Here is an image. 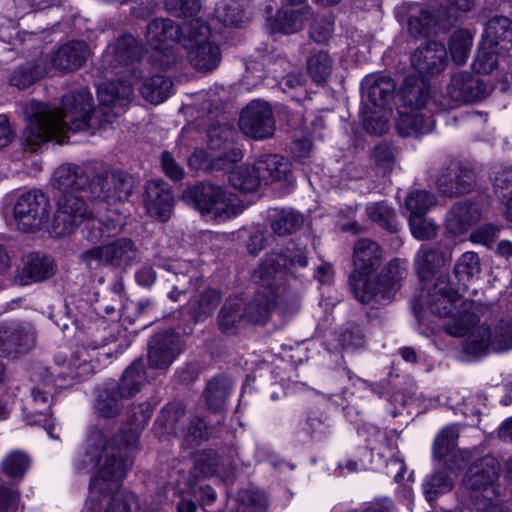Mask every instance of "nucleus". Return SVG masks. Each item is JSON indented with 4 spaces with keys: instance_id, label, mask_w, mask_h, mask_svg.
Instances as JSON below:
<instances>
[{
    "instance_id": "34",
    "label": "nucleus",
    "mask_w": 512,
    "mask_h": 512,
    "mask_svg": "<svg viewBox=\"0 0 512 512\" xmlns=\"http://www.w3.org/2000/svg\"><path fill=\"white\" fill-rule=\"evenodd\" d=\"M179 36V27L170 19H155L147 26L146 40L151 48L170 45Z\"/></svg>"
},
{
    "instance_id": "3",
    "label": "nucleus",
    "mask_w": 512,
    "mask_h": 512,
    "mask_svg": "<svg viewBox=\"0 0 512 512\" xmlns=\"http://www.w3.org/2000/svg\"><path fill=\"white\" fill-rule=\"evenodd\" d=\"M381 251L378 244L370 239H360L354 247L355 270L350 284L355 298L363 304H387L399 289L400 281L406 275V268L398 260H392L375 279L368 278L380 265Z\"/></svg>"
},
{
    "instance_id": "59",
    "label": "nucleus",
    "mask_w": 512,
    "mask_h": 512,
    "mask_svg": "<svg viewBox=\"0 0 512 512\" xmlns=\"http://www.w3.org/2000/svg\"><path fill=\"white\" fill-rule=\"evenodd\" d=\"M223 151L218 155L214 156L211 160V168L214 170H225L230 167V165L237 163L242 160L243 152L240 148L233 146L230 144L226 147V149H222Z\"/></svg>"
},
{
    "instance_id": "41",
    "label": "nucleus",
    "mask_w": 512,
    "mask_h": 512,
    "mask_svg": "<svg viewBox=\"0 0 512 512\" xmlns=\"http://www.w3.org/2000/svg\"><path fill=\"white\" fill-rule=\"evenodd\" d=\"M55 272L52 260L47 256L30 254L27 256L22 269L23 276L27 279L24 284L39 282L51 277Z\"/></svg>"
},
{
    "instance_id": "22",
    "label": "nucleus",
    "mask_w": 512,
    "mask_h": 512,
    "mask_svg": "<svg viewBox=\"0 0 512 512\" xmlns=\"http://www.w3.org/2000/svg\"><path fill=\"white\" fill-rule=\"evenodd\" d=\"M34 343V334L29 327L11 322L0 326V354L23 353Z\"/></svg>"
},
{
    "instance_id": "26",
    "label": "nucleus",
    "mask_w": 512,
    "mask_h": 512,
    "mask_svg": "<svg viewBox=\"0 0 512 512\" xmlns=\"http://www.w3.org/2000/svg\"><path fill=\"white\" fill-rule=\"evenodd\" d=\"M451 261L450 253L422 245L414 257V268L421 280H429Z\"/></svg>"
},
{
    "instance_id": "60",
    "label": "nucleus",
    "mask_w": 512,
    "mask_h": 512,
    "mask_svg": "<svg viewBox=\"0 0 512 512\" xmlns=\"http://www.w3.org/2000/svg\"><path fill=\"white\" fill-rule=\"evenodd\" d=\"M150 63L160 69H168L177 61L176 53L171 45L162 47H152V53L149 57Z\"/></svg>"
},
{
    "instance_id": "25",
    "label": "nucleus",
    "mask_w": 512,
    "mask_h": 512,
    "mask_svg": "<svg viewBox=\"0 0 512 512\" xmlns=\"http://www.w3.org/2000/svg\"><path fill=\"white\" fill-rule=\"evenodd\" d=\"M396 127L403 136H422L434 129L431 113L424 109L404 108L399 112Z\"/></svg>"
},
{
    "instance_id": "38",
    "label": "nucleus",
    "mask_w": 512,
    "mask_h": 512,
    "mask_svg": "<svg viewBox=\"0 0 512 512\" xmlns=\"http://www.w3.org/2000/svg\"><path fill=\"white\" fill-rule=\"evenodd\" d=\"M306 68L313 82L324 85L332 74L334 60L327 51L317 50L308 56Z\"/></svg>"
},
{
    "instance_id": "54",
    "label": "nucleus",
    "mask_w": 512,
    "mask_h": 512,
    "mask_svg": "<svg viewBox=\"0 0 512 512\" xmlns=\"http://www.w3.org/2000/svg\"><path fill=\"white\" fill-rule=\"evenodd\" d=\"M453 481L443 472H439L428 478L424 483V494L429 502L434 501L437 496L450 491Z\"/></svg>"
},
{
    "instance_id": "4",
    "label": "nucleus",
    "mask_w": 512,
    "mask_h": 512,
    "mask_svg": "<svg viewBox=\"0 0 512 512\" xmlns=\"http://www.w3.org/2000/svg\"><path fill=\"white\" fill-rule=\"evenodd\" d=\"M142 47L132 35H124L105 52V61L113 69L121 68L120 73L129 76V83L110 81L98 86L97 97L100 103L102 121L110 123L125 110L133 96V83L142 77V70L135 63L142 55Z\"/></svg>"
},
{
    "instance_id": "20",
    "label": "nucleus",
    "mask_w": 512,
    "mask_h": 512,
    "mask_svg": "<svg viewBox=\"0 0 512 512\" xmlns=\"http://www.w3.org/2000/svg\"><path fill=\"white\" fill-rule=\"evenodd\" d=\"M181 339L173 332L156 335L150 344L149 364L152 368L167 369L181 353Z\"/></svg>"
},
{
    "instance_id": "39",
    "label": "nucleus",
    "mask_w": 512,
    "mask_h": 512,
    "mask_svg": "<svg viewBox=\"0 0 512 512\" xmlns=\"http://www.w3.org/2000/svg\"><path fill=\"white\" fill-rule=\"evenodd\" d=\"M172 88L173 83L169 78L163 75H155L146 78L139 87V91L147 102L160 104L171 95Z\"/></svg>"
},
{
    "instance_id": "18",
    "label": "nucleus",
    "mask_w": 512,
    "mask_h": 512,
    "mask_svg": "<svg viewBox=\"0 0 512 512\" xmlns=\"http://www.w3.org/2000/svg\"><path fill=\"white\" fill-rule=\"evenodd\" d=\"M143 202L151 216L166 221L172 213L174 197L165 181L153 179L145 185Z\"/></svg>"
},
{
    "instance_id": "29",
    "label": "nucleus",
    "mask_w": 512,
    "mask_h": 512,
    "mask_svg": "<svg viewBox=\"0 0 512 512\" xmlns=\"http://www.w3.org/2000/svg\"><path fill=\"white\" fill-rule=\"evenodd\" d=\"M395 87L394 81L388 76H369L362 82L363 95L378 108L384 107L392 99Z\"/></svg>"
},
{
    "instance_id": "40",
    "label": "nucleus",
    "mask_w": 512,
    "mask_h": 512,
    "mask_svg": "<svg viewBox=\"0 0 512 512\" xmlns=\"http://www.w3.org/2000/svg\"><path fill=\"white\" fill-rule=\"evenodd\" d=\"M246 0L221 1L215 8V17L225 26L238 27L248 19Z\"/></svg>"
},
{
    "instance_id": "16",
    "label": "nucleus",
    "mask_w": 512,
    "mask_h": 512,
    "mask_svg": "<svg viewBox=\"0 0 512 512\" xmlns=\"http://www.w3.org/2000/svg\"><path fill=\"white\" fill-rule=\"evenodd\" d=\"M500 465L492 455H486L475 461L464 477V485L474 491V496L482 497L491 491V496L496 495L495 481L499 476Z\"/></svg>"
},
{
    "instance_id": "61",
    "label": "nucleus",
    "mask_w": 512,
    "mask_h": 512,
    "mask_svg": "<svg viewBox=\"0 0 512 512\" xmlns=\"http://www.w3.org/2000/svg\"><path fill=\"white\" fill-rule=\"evenodd\" d=\"M165 8L176 16H193L200 8V0H165Z\"/></svg>"
},
{
    "instance_id": "17",
    "label": "nucleus",
    "mask_w": 512,
    "mask_h": 512,
    "mask_svg": "<svg viewBox=\"0 0 512 512\" xmlns=\"http://www.w3.org/2000/svg\"><path fill=\"white\" fill-rule=\"evenodd\" d=\"M194 27L200 28L201 38H195L194 42L190 45L188 50V58L191 65L202 72H209L215 69L221 60V54L219 47L207 41L205 38L209 34V28L205 25H199V21L196 20L193 23Z\"/></svg>"
},
{
    "instance_id": "35",
    "label": "nucleus",
    "mask_w": 512,
    "mask_h": 512,
    "mask_svg": "<svg viewBox=\"0 0 512 512\" xmlns=\"http://www.w3.org/2000/svg\"><path fill=\"white\" fill-rule=\"evenodd\" d=\"M430 88L422 77H407L401 95L404 108L424 109L429 100Z\"/></svg>"
},
{
    "instance_id": "6",
    "label": "nucleus",
    "mask_w": 512,
    "mask_h": 512,
    "mask_svg": "<svg viewBox=\"0 0 512 512\" xmlns=\"http://www.w3.org/2000/svg\"><path fill=\"white\" fill-rule=\"evenodd\" d=\"M307 257L302 249L285 253L268 255L255 272L260 287L253 300L245 307V318L253 323H264L268 320L271 310L279 295V283L283 281L286 271L294 267H305Z\"/></svg>"
},
{
    "instance_id": "11",
    "label": "nucleus",
    "mask_w": 512,
    "mask_h": 512,
    "mask_svg": "<svg viewBox=\"0 0 512 512\" xmlns=\"http://www.w3.org/2000/svg\"><path fill=\"white\" fill-rule=\"evenodd\" d=\"M92 466L94 474L90 482V509L94 512H131L132 507L136 504L135 495L131 492L120 491V481L124 478L114 480H100L101 488L95 489L93 482L97 477V459L94 458L93 462H89L88 458L83 456L82 467L87 468Z\"/></svg>"
},
{
    "instance_id": "42",
    "label": "nucleus",
    "mask_w": 512,
    "mask_h": 512,
    "mask_svg": "<svg viewBox=\"0 0 512 512\" xmlns=\"http://www.w3.org/2000/svg\"><path fill=\"white\" fill-rule=\"evenodd\" d=\"M95 354V349L90 350L87 347L77 349L69 362V376L73 379H82L92 374L96 369L93 360Z\"/></svg>"
},
{
    "instance_id": "21",
    "label": "nucleus",
    "mask_w": 512,
    "mask_h": 512,
    "mask_svg": "<svg viewBox=\"0 0 512 512\" xmlns=\"http://www.w3.org/2000/svg\"><path fill=\"white\" fill-rule=\"evenodd\" d=\"M446 61V48L435 41L417 48L411 57L413 68L420 74H437L444 69Z\"/></svg>"
},
{
    "instance_id": "49",
    "label": "nucleus",
    "mask_w": 512,
    "mask_h": 512,
    "mask_svg": "<svg viewBox=\"0 0 512 512\" xmlns=\"http://www.w3.org/2000/svg\"><path fill=\"white\" fill-rule=\"evenodd\" d=\"M368 217L381 227L396 232L398 229L394 211L384 202L371 203L366 207Z\"/></svg>"
},
{
    "instance_id": "62",
    "label": "nucleus",
    "mask_w": 512,
    "mask_h": 512,
    "mask_svg": "<svg viewBox=\"0 0 512 512\" xmlns=\"http://www.w3.org/2000/svg\"><path fill=\"white\" fill-rule=\"evenodd\" d=\"M435 24L434 16L428 11H421L419 16L409 19V31L414 36H426Z\"/></svg>"
},
{
    "instance_id": "36",
    "label": "nucleus",
    "mask_w": 512,
    "mask_h": 512,
    "mask_svg": "<svg viewBox=\"0 0 512 512\" xmlns=\"http://www.w3.org/2000/svg\"><path fill=\"white\" fill-rule=\"evenodd\" d=\"M311 15V10L308 7L281 10L276 14L272 29L285 34L295 33L302 29L303 24L310 19Z\"/></svg>"
},
{
    "instance_id": "28",
    "label": "nucleus",
    "mask_w": 512,
    "mask_h": 512,
    "mask_svg": "<svg viewBox=\"0 0 512 512\" xmlns=\"http://www.w3.org/2000/svg\"><path fill=\"white\" fill-rule=\"evenodd\" d=\"M499 47H495L494 44H490L485 41L478 49L475 60L473 61V69L478 74H489L492 73L495 69H499L502 72V76L506 82L512 79L509 76V71L505 67V63L507 62L506 57L502 59L499 58Z\"/></svg>"
},
{
    "instance_id": "7",
    "label": "nucleus",
    "mask_w": 512,
    "mask_h": 512,
    "mask_svg": "<svg viewBox=\"0 0 512 512\" xmlns=\"http://www.w3.org/2000/svg\"><path fill=\"white\" fill-rule=\"evenodd\" d=\"M426 305L435 315L450 317L445 332L451 336H465L475 324L479 323V306L472 300L462 299L448 283L440 281L429 289Z\"/></svg>"
},
{
    "instance_id": "23",
    "label": "nucleus",
    "mask_w": 512,
    "mask_h": 512,
    "mask_svg": "<svg viewBox=\"0 0 512 512\" xmlns=\"http://www.w3.org/2000/svg\"><path fill=\"white\" fill-rule=\"evenodd\" d=\"M447 94L456 103L472 102L487 94L486 85L467 72L455 74L447 87Z\"/></svg>"
},
{
    "instance_id": "32",
    "label": "nucleus",
    "mask_w": 512,
    "mask_h": 512,
    "mask_svg": "<svg viewBox=\"0 0 512 512\" xmlns=\"http://www.w3.org/2000/svg\"><path fill=\"white\" fill-rule=\"evenodd\" d=\"M221 301V295L216 289H206L191 297L187 304L188 314L195 322L204 321L212 315Z\"/></svg>"
},
{
    "instance_id": "33",
    "label": "nucleus",
    "mask_w": 512,
    "mask_h": 512,
    "mask_svg": "<svg viewBox=\"0 0 512 512\" xmlns=\"http://www.w3.org/2000/svg\"><path fill=\"white\" fill-rule=\"evenodd\" d=\"M123 224V218L115 212L99 220L91 219L86 226L87 233L85 237L92 243L99 242L121 232Z\"/></svg>"
},
{
    "instance_id": "45",
    "label": "nucleus",
    "mask_w": 512,
    "mask_h": 512,
    "mask_svg": "<svg viewBox=\"0 0 512 512\" xmlns=\"http://www.w3.org/2000/svg\"><path fill=\"white\" fill-rule=\"evenodd\" d=\"M303 222V216L292 210H275L271 215V228L280 236L296 231Z\"/></svg>"
},
{
    "instance_id": "43",
    "label": "nucleus",
    "mask_w": 512,
    "mask_h": 512,
    "mask_svg": "<svg viewBox=\"0 0 512 512\" xmlns=\"http://www.w3.org/2000/svg\"><path fill=\"white\" fill-rule=\"evenodd\" d=\"M231 391V383L224 378L212 379L205 390V399L208 408L212 411H221Z\"/></svg>"
},
{
    "instance_id": "50",
    "label": "nucleus",
    "mask_w": 512,
    "mask_h": 512,
    "mask_svg": "<svg viewBox=\"0 0 512 512\" xmlns=\"http://www.w3.org/2000/svg\"><path fill=\"white\" fill-rule=\"evenodd\" d=\"M46 67L39 65H22L14 70L10 78L11 85L18 89H25L47 73Z\"/></svg>"
},
{
    "instance_id": "5",
    "label": "nucleus",
    "mask_w": 512,
    "mask_h": 512,
    "mask_svg": "<svg viewBox=\"0 0 512 512\" xmlns=\"http://www.w3.org/2000/svg\"><path fill=\"white\" fill-rule=\"evenodd\" d=\"M52 185L61 192V195L50 225V233L61 237L75 231L89 216L83 195L88 186V175L86 170L78 165H61L53 174Z\"/></svg>"
},
{
    "instance_id": "27",
    "label": "nucleus",
    "mask_w": 512,
    "mask_h": 512,
    "mask_svg": "<svg viewBox=\"0 0 512 512\" xmlns=\"http://www.w3.org/2000/svg\"><path fill=\"white\" fill-rule=\"evenodd\" d=\"M262 184L290 181L291 163L277 154H264L255 160Z\"/></svg>"
},
{
    "instance_id": "31",
    "label": "nucleus",
    "mask_w": 512,
    "mask_h": 512,
    "mask_svg": "<svg viewBox=\"0 0 512 512\" xmlns=\"http://www.w3.org/2000/svg\"><path fill=\"white\" fill-rule=\"evenodd\" d=\"M485 41L494 44L499 49L512 52V22L504 16L490 19L485 29Z\"/></svg>"
},
{
    "instance_id": "47",
    "label": "nucleus",
    "mask_w": 512,
    "mask_h": 512,
    "mask_svg": "<svg viewBox=\"0 0 512 512\" xmlns=\"http://www.w3.org/2000/svg\"><path fill=\"white\" fill-rule=\"evenodd\" d=\"M436 203L435 195L425 190L411 191L405 199V207L410 212V216L426 215Z\"/></svg>"
},
{
    "instance_id": "55",
    "label": "nucleus",
    "mask_w": 512,
    "mask_h": 512,
    "mask_svg": "<svg viewBox=\"0 0 512 512\" xmlns=\"http://www.w3.org/2000/svg\"><path fill=\"white\" fill-rule=\"evenodd\" d=\"M274 66L275 67L272 68L270 72L273 74V77L284 91L297 89L304 85L305 78L300 73H289L287 75H281L278 73L277 66L284 68V70L290 66V63L287 60L279 59L278 62L274 64Z\"/></svg>"
},
{
    "instance_id": "10",
    "label": "nucleus",
    "mask_w": 512,
    "mask_h": 512,
    "mask_svg": "<svg viewBox=\"0 0 512 512\" xmlns=\"http://www.w3.org/2000/svg\"><path fill=\"white\" fill-rule=\"evenodd\" d=\"M141 258L135 242L127 237L118 238L102 246H96L81 254L82 262L89 268L108 266L126 271Z\"/></svg>"
},
{
    "instance_id": "56",
    "label": "nucleus",
    "mask_w": 512,
    "mask_h": 512,
    "mask_svg": "<svg viewBox=\"0 0 512 512\" xmlns=\"http://www.w3.org/2000/svg\"><path fill=\"white\" fill-rule=\"evenodd\" d=\"M29 465L28 457L20 452L10 453L2 461L3 470L12 478L22 477L29 468Z\"/></svg>"
},
{
    "instance_id": "8",
    "label": "nucleus",
    "mask_w": 512,
    "mask_h": 512,
    "mask_svg": "<svg viewBox=\"0 0 512 512\" xmlns=\"http://www.w3.org/2000/svg\"><path fill=\"white\" fill-rule=\"evenodd\" d=\"M182 199L203 214H211L215 219L235 217L245 209L237 195L211 183H201L184 190Z\"/></svg>"
},
{
    "instance_id": "58",
    "label": "nucleus",
    "mask_w": 512,
    "mask_h": 512,
    "mask_svg": "<svg viewBox=\"0 0 512 512\" xmlns=\"http://www.w3.org/2000/svg\"><path fill=\"white\" fill-rule=\"evenodd\" d=\"M492 490H487V494L482 497L473 496L476 512H512L511 502H498L494 496H491Z\"/></svg>"
},
{
    "instance_id": "13",
    "label": "nucleus",
    "mask_w": 512,
    "mask_h": 512,
    "mask_svg": "<svg viewBox=\"0 0 512 512\" xmlns=\"http://www.w3.org/2000/svg\"><path fill=\"white\" fill-rule=\"evenodd\" d=\"M49 200L39 190L22 193L13 208V218L18 230L34 232L47 221Z\"/></svg>"
},
{
    "instance_id": "46",
    "label": "nucleus",
    "mask_w": 512,
    "mask_h": 512,
    "mask_svg": "<svg viewBox=\"0 0 512 512\" xmlns=\"http://www.w3.org/2000/svg\"><path fill=\"white\" fill-rule=\"evenodd\" d=\"M243 301L238 297L229 298L219 314V326L225 331H231L238 322L245 318V312H243Z\"/></svg>"
},
{
    "instance_id": "37",
    "label": "nucleus",
    "mask_w": 512,
    "mask_h": 512,
    "mask_svg": "<svg viewBox=\"0 0 512 512\" xmlns=\"http://www.w3.org/2000/svg\"><path fill=\"white\" fill-rule=\"evenodd\" d=\"M230 184L243 193L257 191L262 184L255 162L253 164H242L229 174Z\"/></svg>"
},
{
    "instance_id": "9",
    "label": "nucleus",
    "mask_w": 512,
    "mask_h": 512,
    "mask_svg": "<svg viewBox=\"0 0 512 512\" xmlns=\"http://www.w3.org/2000/svg\"><path fill=\"white\" fill-rule=\"evenodd\" d=\"M146 382L144 364L141 360L134 361L124 372L119 384L105 388L97 400L98 412L108 418L115 417L128 400L140 391Z\"/></svg>"
},
{
    "instance_id": "24",
    "label": "nucleus",
    "mask_w": 512,
    "mask_h": 512,
    "mask_svg": "<svg viewBox=\"0 0 512 512\" xmlns=\"http://www.w3.org/2000/svg\"><path fill=\"white\" fill-rule=\"evenodd\" d=\"M481 208L472 202L461 201L454 204L446 215V228L454 235H461L480 221Z\"/></svg>"
},
{
    "instance_id": "63",
    "label": "nucleus",
    "mask_w": 512,
    "mask_h": 512,
    "mask_svg": "<svg viewBox=\"0 0 512 512\" xmlns=\"http://www.w3.org/2000/svg\"><path fill=\"white\" fill-rule=\"evenodd\" d=\"M339 342L343 349L353 350L364 345V336L358 325L352 324L339 335Z\"/></svg>"
},
{
    "instance_id": "52",
    "label": "nucleus",
    "mask_w": 512,
    "mask_h": 512,
    "mask_svg": "<svg viewBox=\"0 0 512 512\" xmlns=\"http://www.w3.org/2000/svg\"><path fill=\"white\" fill-rule=\"evenodd\" d=\"M480 261L475 252H465L457 260L454 274L459 281H468L480 273Z\"/></svg>"
},
{
    "instance_id": "64",
    "label": "nucleus",
    "mask_w": 512,
    "mask_h": 512,
    "mask_svg": "<svg viewBox=\"0 0 512 512\" xmlns=\"http://www.w3.org/2000/svg\"><path fill=\"white\" fill-rule=\"evenodd\" d=\"M333 32V22L329 18L316 19L310 28V37L317 43H325Z\"/></svg>"
},
{
    "instance_id": "30",
    "label": "nucleus",
    "mask_w": 512,
    "mask_h": 512,
    "mask_svg": "<svg viewBox=\"0 0 512 512\" xmlns=\"http://www.w3.org/2000/svg\"><path fill=\"white\" fill-rule=\"evenodd\" d=\"M87 57V47L83 41H72L62 45L52 56V65L61 71L79 68Z\"/></svg>"
},
{
    "instance_id": "15",
    "label": "nucleus",
    "mask_w": 512,
    "mask_h": 512,
    "mask_svg": "<svg viewBox=\"0 0 512 512\" xmlns=\"http://www.w3.org/2000/svg\"><path fill=\"white\" fill-rule=\"evenodd\" d=\"M239 126L251 138L261 140L271 137L275 131L271 106L265 101H251L241 113Z\"/></svg>"
},
{
    "instance_id": "51",
    "label": "nucleus",
    "mask_w": 512,
    "mask_h": 512,
    "mask_svg": "<svg viewBox=\"0 0 512 512\" xmlns=\"http://www.w3.org/2000/svg\"><path fill=\"white\" fill-rule=\"evenodd\" d=\"M408 223L412 236L418 240H432L438 234V225L426 215L409 216Z\"/></svg>"
},
{
    "instance_id": "44",
    "label": "nucleus",
    "mask_w": 512,
    "mask_h": 512,
    "mask_svg": "<svg viewBox=\"0 0 512 512\" xmlns=\"http://www.w3.org/2000/svg\"><path fill=\"white\" fill-rule=\"evenodd\" d=\"M473 36L468 30H457L451 37L448 49L457 65H464L469 57Z\"/></svg>"
},
{
    "instance_id": "48",
    "label": "nucleus",
    "mask_w": 512,
    "mask_h": 512,
    "mask_svg": "<svg viewBox=\"0 0 512 512\" xmlns=\"http://www.w3.org/2000/svg\"><path fill=\"white\" fill-rule=\"evenodd\" d=\"M459 429L456 425H450L443 428L437 435L433 454L438 459H443L452 453L457 445Z\"/></svg>"
},
{
    "instance_id": "2",
    "label": "nucleus",
    "mask_w": 512,
    "mask_h": 512,
    "mask_svg": "<svg viewBox=\"0 0 512 512\" xmlns=\"http://www.w3.org/2000/svg\"><path fill=\"white\" fill-rule=\"evenodd\" d=\"M151 416L147 403L140 404L131 413L130 421L133 427L123 430L113 438H108L102 431H92L86 440L84 457L89 462L97 459V477L93 482L95 489L101 488L100 480H116L125 477L133 464V457L137 446L139 429H141Z\"/></svg>"
},
{
    "instance_id": "1",
    "label": "nucleus",
    "mask_w": 512,
    "mask_h": 512,
    "mask_svg": "<svg viewBox=\"0 0 512 512\" xmlns=\"http://www.w3.org/2000/svg\"><path fill=\"white\" fill-rule=\"evenodd\" d=\"M92 112V95L87 90L67 94L60 108L31 101L24 106L28 124L23 132L25 146L37 150L48 141L64 142L69 133L88 128Z\"/></svg>"
},
{
    "instance_id": "19",
    "label": "nucleus",
    "mask_w": 512,
    "mask_h": 512,
    "mask_svg": "<svg viewBox=\"0 0 512 512\" xmlns=\"http://www.w3.org/2000/svg\"><path fill=\"white\" fill-rule=\"evenodd\" d=\"M475 185V172L468 167L458 165L448 167L437 178L439 191L449 197L468 193L474 189Z\"/></svg>"
},
{
    "instance_id": "53",
    "label": "nucleus",
    "mask_w": 512,
    "mask_h": 512,
    "mask_svg": "<svg viewBox=\"0 0 512 512\" xmlns=\"http://www.w3.org/2000/svg\"><path fill=\"white\" fill-rule=\"evenodd\" d=\"M236 501L237 512H262L267 505L264 493L254 489L240 492Z\"/></svg>"
},
{
    "instance_id": "12",
    "label": "nucleus",
    "mask_w": 512,
    "mask_h": 512,
    "mask_svg": "<svg viewBox=\"0 0 512 512\" xmlns=\"http://www.w3.org/2000/svg\"><path fill=\"white\" fill-rule=\"evenodd\" d=\"M465 336L463 349L469 355H483L489 350L495 352L512 350V318L501 319L493 332L485 324L477 323Z\"/></svg>"
},
{
    "instance_id": "14",
    "label": "nucleus",
    "mask_w": 512,
    "mask_h": 512,
    "mask_svg": "<svg viewBox=\"0 0 512 512\" xmlns=\"http://www.w3.org/2000/svg\"><path fill=\"white\" fill-rule=\"evenodd\" d=\"M92 196L108 204L127 200L133 190L134 181L130 174L120 170L101 172L88 181Z\"/></svg>"
},
{
    "instance_id": "57",
    "label": "nucleus",
    "mask_w": 512,
    "mask_h": 512,
    "mask_svg": "<svg viewBox=\"0 0 512 512\" xmlns=\"http://www.w3.org/2000/svg\"><path fill=\"white\" fill-rule=\"evenodd\" d=\"M234 131L230 126H212L208 130V146L211 150H222L229 146Z\"/></svg>"
}]
</instances>
